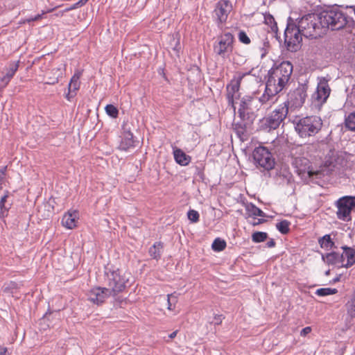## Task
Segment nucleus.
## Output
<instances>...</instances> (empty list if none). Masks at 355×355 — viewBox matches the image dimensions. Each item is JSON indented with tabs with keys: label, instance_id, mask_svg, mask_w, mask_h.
I'll use <instances>...</instances> for the list:
<instances>
[{
	"label": "nucleus",
	"instance_id": "nucleus-48",
	"mask_svg": "<svg viewBox=\"0 0 355 355\" xmlns=\"http://www.w3.org/2000/svg\"><path fill=\"white\" fill-rule=\"evenodd\" d=\"M177 333H178V331H175L173 332H172L171 334H169L168 337L171 338V339H173L176 335H177Z\"/></svg>",
	"mask_w": 355,
	"mask_h": 355
},
{
	"label": "nucleus",
	"instance_id": "nucleus-51",
	"mask_svg": "<svg viewBox=\"0 0 355 355\" xmlns=\"http://www.w3.org/2000/svg\"><path fill=\"white\" fill-rule=\"evenodd\" d=\"M26 21L28 24H30V23L33 22V21H35L33 17H31L27 18V19H26Z\"/></svg>",
	"mask_w": 355,
	"mask_h": 355
},
{
	"label": "nucleus",
	"instance_id": "nucleus-49",
	"mask_svg": "<svg viewBox=\"0 0 355 355\" xmlns=\"http://www.w3.org/2000/svg\"><path fill=\"white\" fill-rule=\"evenodd\" d=\"M266 221V220L264 219H259L258 222L257 223H253L252 225H259V224H261V223H263Z\"/></svg>",
	"mask_w": 355,
	"mask_h": 355
},
{
	"label": "nucleus",
	"instance_id": "nucleus-41",
	"mask_svg": "<svg viewBox=\"0 0 355 355\" xmlns=\"http://www.w3.org/2000/svg\"><path fill=\"white\" fill-rule=\"evenodd\" d=\"M80 7H82L81 4H80V2L78 1V2L72 4L69 7L65 8L64 10L62 12V13L64 12H69L70 10H75V9H77V8H80Z\"/></svg>",
	"mask_w": 355,
	"mask_h": 355
},
{
	"label": "nucleus",
	"instance_id": "nucleus-46",
	"mask_svg": "<svg viewBox=\"0 0 355 355\" xmlns=\"http://www.w3.org/2000/svg\"><path fill=\"white\" fill-rule=\"evenodd\" d=\"M76 94L73 93L72 90L71 92L69 91L65 97L68 101H71V98H72Z\"/></svg>",
	"mask_w": 355,
	"mask_h": 355
},
{
	"label": "nucleus",
	"instance_id": "nucleus-22",
	"mask_svg": "<svg viewBox=\"0 0 355 355\" xmlns=\"http://www.w3.org/2000/svg\"><path fill=\"white\" fill-rule=\"evenodd\" d=\"M78 211L76 210L69 211L62 218V224L67 229L71 230L76 226Z\"/></svg>",
	"mask_w": 355,
	"mask_h": 355
},
{
	"label": "nucleus",
	"instance_id": "nucleus-18",
	"mask_svg": "<svg viewBox=\"0 0 355 355\" xmlns=\"http://www.w3.org/2000/svg\"><path fill=\"white\" fill-rule=\"evenodd\" d=\"M19 66V60L17 62H10L8 63V67L4 69L3 76L1 78L0 85L2 87H5L10 83L11 79L13 78L16 72L17 71Z\"/></svg>",
	"mask_w": 355,
	"mask_h": 355
},
{
	"label": "nucleus",
	"instance_id": "nucleus-7",
	"mask_svg": "<svg viewBox=\"0 0 355 355\" xmlns=\"http://www.w3.org/2000/svg\"><path fill=\"white\" fill-rule=\"evenodd\" d=\"M260 107L257 96H244L241 100L238 110L239 116L248 121H254L257 117L256 112L259 110Z\"/></svg>",
	"mask_w": 355,
	"mask_h": 355
},
{
	"label": "nucleus",
	"instance_id": "nucleus-5",
	"mask_svg": "<svg viewBox=\"0 0 355 355\" xmlns=\"http://www.w3.org/2000/svg\"><path fill=\"white\" fill-rule=\"evenodd\" d=\"M320 14L325 33L328 29L341 30L347 22V14L338 8L324 10L320 12Z\"/></svg>",
	"mask_w": 355,
	"mask_h": 355
},
{
	"label": "nucleus",
	"instance_id": "nucleus-32",
	"mask_svg": "<svg viewBox=\"0 0 355 355\" xmlns=\"http://www.w3.org/2000/svg\"><path fill=\"white\" fill-rule=\"evenodd\" d=\"M8 191L6 192V194L1 198L0 200V217L4 218L6 216H7V211L8 210V208H7L5 206V203L7 200V198H8Z\"/></svg>",
	"mask_w": 355,
	"mask_h": 355
},
{
	"label": "nucleus",
	"instance_id": "nucleus-4",
	"mask_svg": "<svg viewBox=\"0 0 355 355\" xmlns=\"http://www.w3.org/2000/svg\"><path fill=\"white\" fill-rule=\"evenodd\" d=\"M295 130L300 138L317 135L323 126L322 119L315 115L307 116L293 121Z\"/></svg>",
	"mask_w": 355,
	"mask_h": 355
},
{
	"label": "nucleus",
	"instance_id": "nucleus-8",
	"mask_svg": "<svg viewBox=\"0 0 355 355\" xmlns=\"http://www.w3.org/2000/svg\"><path fill=\"white\" fill-rule=\"evenodd\" d=\"M252 157L257 167L270 171L274 168L275 160L270 151L265 146L256 147L252 152Z\"/></svg>",
	"mask_w": 355,
	"mask_h": 355
},
{
	"label": "nucleus",
	"instance_id": "nucleus-13",
	"mask_svg": "<svg viewBox=\"0 0 355 355\" xmlns=\"http://www.w3.org/2000/svg\"><path fill=\"white\" fill-rule=\"evenodd\" d=\"M330 87L327 81H320L316 91L312 94V103L315 107H320L327 101L330 94Z\"/></svg>",
	"mask_w": 355,
	"mask_h": 355
},
{
	"label": "nucleus",
	"instance_id": "nucleus-11",
	"mask_svg": "<svg viewBox=\"0 0 355 355\" xmlns=\"http://www.w3.org/2000/svg\"><path fill=\"white\" fill-rule=\"evenodd\" d=\"M307 89L306 84H300L296 89L289 92L287 101L282 105H286L288 108L289 106L294 108L301 107L307 97Z\"/></svg>",
	"mask_w": 355,
	"mask_h": 355
},
{
	"label": "nucleus",
	"instance_id": "nucleus-28",
	"mask_svg": "<svg viewBox=\"0 0 355 355\" xmlns=\"http://www.w3.org/2000/svg\"><path fill=\"white\" fill-rule=\"evenodd\" d=\"M80 74L75 73L71 78L70 83H69V92L71 90L73 93L76 94V92L79 89L80 83L79 81Z\"/></svg>",
	"mask_w": 355,
	"mask_h": 355
},
{
	"label": "nucleus",
	"instance_id": "nucleus-16",
	"mask_svg": "<svg viewBox=\"0 0 355 355\" xmlns=\"http://www.w3.org/2000/svg\"><path fill=\"white\" fill-rule=\"evenodd\" d=\"M240 121L233 123V129L234 130L237 137L243 141L248 139V130L250 128L254 121H248L243 117H239Z\"/></svg>",
	"mask_w": 355,
	"mask_h": 355
},
{
	"label": "nucleus",
	"instance_id": "nucleus-24",
	"mask_svg": "<svg viewBox=\"0 0 355 355\" xmlns=\"http://www.w3.org/2000/svg\"><path fill=\"white\" fill-rule=\"evenodd\" d=\"M164 249V244L162 242H155L148 250L149 255L151 258L159 260L162 257Z\"/></svg>",
	"mask_w": 355,
	"mask_h": 355
},
{
	"label": "nucleus",
	"instance_id": "nucleus-26",
	"mask_svg": "<svg viewBox=\"0 0 355 355\" xmlns=\"http://www.w3.org/2000/svg\"><path fill=\"white\" fill-rule=\"evenodd\" d=\"M318 243L322 248H325L327 250L336 248L335 243L332 241L331 236L329 234H325L322 237L320 238L318 240Z\"/></svg>",
	"mask_w": 355,
	"mask_h": 355
},
{
	"label": "nucleus",
	"instance_id": "nucleus-25",
	"mask_svg": "<svg viewBox=\"0 0 355 355\" xmlns=\"http://www.w3.org/2000/svg\"><path fill=\"white\" fill-rule=\"evenodd\" d=\"M264 21L267 25L270 26L272 32H273L275 34V38L277 39V40L279 42H282L281 37L278 34L277 24L273 16L269 13L266 14L264 15Z\"/></svg>",
	"mask_w": 355,
	"mask_h": 355
},
{
	"label": "nucleus",
	"instance_id": "nucleus-44",
	"mask_svg": "<svg viewBox=\"0 0 355 355\" xmlns=\"http://www.w3.org/2000/svg\"><path fill=\"white\" fill-rule=\"evenodd\" d=\"M51 10H47V11H42V12L41 14H37V15H35V17H33L34 20H35V21H37V20L41 19L42 18V16H43L44 15H45V14H46V13H47V12H51Z\"/></svg>",
	"mask_w": 355,
	"mask_h": 355
},
{
	"label": "nucleus",
	"instance_id": "nucleus-34",
	"mask_svg": "<svg viewBox=\"0 0 355 355\" xmlns=\"http://www.w3.org/2000/svg\"><path fill=\"white\" fill-rule=\"evenodd\" d=\"M338 293V290L336 288H321L315 291V294L318 296H327L330 295H334Z\"/></svg>",
	"mask_w": 355,
	"mask_h": 355
},
{
	"label": "nucleus",
	"instance_id": "nucleus-40",
	"mask_svg": "<svg viewBox=\"0 0 355 355\" xmlns=\"http://www.w3.org/2000/svg\"><path fill=\"white\" fill-rule=\"evenodd\" d=\"M223 318V315H216L211 323L214 324V325H219L221 324Z\"/></svg>",
	"mask_w": 355,
	"mask_h": 355
},
{
	"label": "nucleus",
	"instance_id": "nucleus-50",
	"mask_svg": "<svg viewBox=\"0 0 355 355\" xmlns=\"http://www.w3.org/2000/svg\"><path fill=\"white\" fill-rule=\"evenodd\" d=\"M340 275L337 276L336 277H335L333 280H332V282L333 283H336V282H338L340 281Z\"/></svg>",
	"mask_w": 355,
	"mask_h": 355
},
{
	"label": "nucleus",
	"instance_id": "nucleus-17",
	"mask_svg": "<svg viewBox=\"0 0 355 355\" xmlns=\"http://www.w3.org/2000/svg\"><path fill=\"white\" fill-rule=\"evenodd\" d=\"M280 92L276 87L266 83L263 94L260 97H257L260 107L261 105H270L275 103L277 101L275 97Z\"/></svg>",
	"mask_w": 355,
	"mask_h": 355
},
{
	"label": "nucleus",
	"instance_id": "nucleus-38",
	"mask_svg": "<svg viewBox=\"0 0 355 355\" xmlns=\"http://www.w3.org/2000/svg\"><path fill=\"white\" fill-rule=\"evenodd\" d=\"M238 38H239V40L243 44H250L251 41H250V37L248 36L246 33L243 31H239V33L238 34Z\"/></svg>",
	"mask_w": 355,
	"mask_h": 355
},
{
	"label": "nucleus",
	"instance_id": "nucleus-15",
	"mask_svg": "<svg viewBox=\"0 0 355 355\" xmlns=\"http://www.w3.org/2000/svg\"><path fill=\"white\" fill-rule=\"evenodd\" d=\"M110 296L113 297L110 289H107V287L96 286L89 291L88 300L95 304L101 305Z\"/></svg>",
	"mask_w": 355,
	"mask_h": 355
},
{
	"label": "nucleus",
	"instance_id": "nucleus-35",
	"mask_svg": "<svg viewBox=\"0 0 355 355\" xmlns=\"http://www.w3.org/2000/svg\"><path fill=\"white\" fill-rule=\"evenodd\" d=\"M345 306L348 315L351 318H355V297L348 301Z\"/></svg>",
	"mask_w": 355,
	"mask_h": 355
},
{
	"label": "nucleus",
	"instance_id": "nucleus-52",
	"mask_svg": "<svg viewBox=\"0 0 355 355\" xmlns=\"http://www.w3.org/2000/svg\"><path fill=\"white\" fill-rule=\"evenodd\" d=\"M89 0H79L80 4H81L82 6H85Z\"/></svg>",
	"mask_w": 355,
	"mask_h": 355
},
{
	"label": "nucleus",
	"instance_id": "nucleus-21",
	"mask_svg": "<svg viewBox=\"0 0 355 355\" xmlns=\"http://www.w3.org/2000/svg\"><path fill=\"white\" fill-rule=\"evenodd\" d=\"M322 260L328 265H336L343 267V254L336 252H331L322 255Z\"/></svg>",
	"mask_w": 355,
	"mask_h": 355
},
{
	"label": "nucleus",
	"instance_id": "nucleus-12",
	"mask_svg": "<svg viewBox=\"0 0 355 355\" xmlns=\"http://www.w3.org/2000/svg\"><path fill=\"white\" fill-rule=\"evenodd\" d=\"M251 73V71H250L248 73H238L237 76H234V78L230 81V83L227 85L226 89H227V95L226 98L227 100V103L229 105H231L232 107L235 109L234 104V98L236 96V94L239 92L241 87V83L243 80V78L246 76ZM236 98H237L236 96Z\"/></svg>",
	"mask_w": 355,
	"mask_h": 355
},
{
	"label": "nucleus",
	"instance_id": "nucleus-39",
	"mask_svg": "<svg viewBox=\"0 0 355 355\" xmlns=\"http://www.w3.org/2000/svg\"><path fill=\"white\" fill-rule=\"evenodd\" d=\"M347 24L346 26L344 28H346L349 30V31L352 32V31L355 30V21L353 19L352 17H349L347 15Z\"/></svg>",
	"mask_w": 355,
	"mask_h": 355
},
{
	"label": "nucleus",
	"instance_id": "nucleus-6",
	"mask_svg": "<svg viewBox=\"0 0 355 355\" xmlns=\"http://www.w3.org/2000/svg\"><path fill=\"white\" fill-rule=\"evenodd\" d=\"M288 113L286 105H279L266 117L260 121V129L266 132L276 130L284 121Z\"/></svg>",
	"mask_w": 355,
	"mask_h": 355
},
{
	"label": "nucleus",
	"instance_id": "nucleus-19",
	"mask_svg": "<svg viewBox=\"0 0 355 355\" xmlns=\"http://www.w3.org/2000/svg\"><path fill=\"white\" fill-rule=\"evenodd\" d=\"M121 137V139L119 148L121 150L127 151L130 148H135L137 143H138L130 131H124Z\"/></svg>",
	"mask_w": 355,
	"mask_h": 355
},
{
	"label": "nucleus",
	"instance_id": "nucleus-20",
	"mask_svg": "<svg viewBox=\"0 0 355 355\" xmlns=\"http://www.w3.org/2000/svg\"><path fill=\"white\" fill-rule=\"evenodd\" d=\"M344 258L343 267L349 268L355 264V246L348 247L347 245H343L341 247Z\"/></svg>",
	"mask_w": 355,
	"mask_h": 355
},
{
	"label": "nucleus",
	"instance_id": "nucleus-36",
	"mask_svg": "<svg viewBox=\"0 0 355 355\" xmlns=\"http://www.w3.org/2000/svg\"><path fill=\"white\" fill-rule=\"evenodd\" d=\"M106 114L112 118L116 119L119 115L118 109L113 105H107L105 107Z\"/></svg>",
	"mask_w": 355,
	"mask_h": 355
},
{
	"label": "nucleus",
	"instance_id": "nucleus-9",
	"mask_svg": "<svg viewBox=\"0 0 355 355\" xmlns=\"http://www.w3.org/2000/svg\"><path fill=\"white\" fill-rule=\"evenodd\" d=\"M336 206L338 209L337 218L341 220L349 222L352 220V211L355 208V196L341 197L336 201Z\"/></svg>",
	"mask_w": 355,
	"mask_h": 355
},
{
	"label": "nucleus",
	"instance_id": "nucleus-14",
	"mask_svg": "<svg viewBox=\"0 0 355 355\" xmlns=\"http://www.w3.org/2000/svg\"><path fill=\"white\" fill-rule=\"evenodd\" d=\"M232 10V4L228 0H220L216 3L214 14L218 26L227 21Z\"/></svg>",
	"mask_w": 355,
	"mask_h": 355
},
{
	"label": "nucleus",
	"instance_id": "nucleus-53",
	"mask_svg": "<svg viewBox=\"0 0 355 355\" xmlns=\"http://www.w3.org/2000/svg\"><path fill=\"white\" fill-rule=\"evenodd\" d=\"M7 348H3L2 351L0 352V355H6Z\"/></svg>",
	"mask_w": 355,
	"mask_h": 355
},
{
	"label": "nucleus",
	"instance_id": "nucleus-23",
	"mask_svg": "<svg viewBox=\"0 0 355 355\" xmlns=\"http://www.w3.org/2000/svg\"><path fill=\"white\" fill-rule=\"evenodd\" d=\"M173 155L175 162L181 166H187L191 160V157L180 148L173 150Z\"/></svg>",
	"mask_w": 355,
	"mask_h": 355
},
{
	"label": "nucleus",
	"instance_id": "nucleus-1",
	"mask_svg": "<svg viewBox=\"0 0 355 355\" xmlns=\"http://www.w3.org/2000/svg\"><path fill=\"white\" fill-rule=\"evenodd\" d=\"M320 14L312 12L296 20L288 17L284 32V42L286 49L297 52L301 49L302 37L318 38L325 33Z\"/></svg>",
	"mask_w": 355,
	"mask_h": 355
},
{
	"label": "nucleus",
	"instance_id": "nucleus-55",
	"mask_svg": "<svg viewBox=\"0 0 355 355\" xmlns=\"http://www.w3.org/2000/svg\"><path fill=\"white\" fill-rule=\"evenodd\" d=\"M350 8L353 9L354 15H355V6H351Z\"/></svg>",
	"mask_w": 355,
	"mask_h": 355
},
{
	"label": "nucleus",
	"instance_id": "nucleus-27",
	"mask_svg": "<svg viewBox=\"0 0 355 355\" xmlns=\"http://www.w3.org/2000/svg\"><path fill=\"white\" fill-rule=\"evenodd\" d=\"M247 211L250 216L265 217L266 214L255 205L250 203L246 207Z\"/></svg>",
	"mask_w": 355,
	"mask_h": 355
},
{
	"label": "nucleus",
	"instance_id": "nucleus-10",
	"mask_svg": "<svg viewBox=\"0 0 355 355\" xmlns=\"http://www.w3.org/2000/svg\"><path fill=\"white\" fill-rule=\"evenodd\" d=\"M218 42L214 45V53L223 58H227L233 51L234 36L230 33H225L218 37Z\"/></svg>",
	"mask_w": 355,
	"mask_h": 355
},
{
	"label": "nucleus",
	"instance_id": "nucleus-47",
	"mask_svg": "<svg viewBox=\"0 0 355 355\" xmlns=\"http://www.w3.org/2000/svg\"><path fill=\"white\" fill-rule=\"evenodd\" d=\"M175 309V306L170 301H168V309L169 310H173Z\"/></svg>",
	"mask_w": 355,
	"mask_h": 355
},
{
	"label": "nucleus",
	"instance_id": "nucleus-42",
	"mask_svg": "<svg viewBox=\"0 0 355 355\" xmlns=\"http://www.w3.org/2000/svg\"><path fill=\"white\" fill-rule=\"evenodd\" d=\"M311 331V327H306L303 328L300 331V336H306L307 334H309Z\"/></svg>",
	"mask_w": 355,
	"mask_h": 355
},
{
	"label": "nucleus",
	"instance_id": "nucleus-54",
	"mask_svg": "<svg viewBox=\"0 0 355 355\" xmlns=\"http://www.w3.org/2000/svg\"><path fill=\"white\" fill-rule=\"evenodd\" d=\"M329 274H330V270H327L325 272V275L328 276V275H329Z\"/></svg>",
	"mask_w": 355,
	"mask_h": 355
},
{
	"label": "nucleus",
	"instance_id": "nucleus-37",
	"mask_svg": "<svg viewBox=\"0 0 355 355\" xmlns=\"http://www.w3.org/2000/svg\"><path fill=\"white\" fill-rule=\"evenodd\" d=\"M187 216H188V218L192 223H197L199 221V219H200L199 213L194 209H190L187 213Z\"/></svg>",
	"mask_w": 355,
	"mask_h": 355
},
{
	"label": "nucleus",
	"instance_id": "nucleus-3",
	"mask_svg": "<svg viewBox=\"0 0 355 355\" xmlns=\"http://www.w3.org/2000/svg\"><path fill=\"white\" fill-rule=\"evenodd\" d=\"M128 279L122 274L119 268L113 266H107L105 268V283L107 289H110L113 297H115V301L117 304L123 301L117 295L123 292L125 288Z\"/></svg>",
	"mask_w": 355,
	"mask_h": 355
},
{
	"label": "nucleus",
	"instance_id": "nucleus-31",
	"mask_svg": "<svg viewBox=\"0 0 355 355\" xmlns=\"http://www.w3.org/2000/svg\"><path fill=\"white\" fill-rule=\"evenodd\" d=\"M211 248L216 252H220L226 248V242L223 239L216 238L214 241Z\"/></svg>",
	"mask_w": 355,
	"mask_h": 355
},
{
	"label": "nucleus",
	"instance_id": "nucleus-45",
	"mask_svg": "<svg viewBox=\"0 0 355 355\" xmlns=\"http://www.w3.org/2000/svg\"><path fill=\"white\" fill-rule=\"evenodd\" d=\"M276 245V243L273 239H270L267 243L266 246L268 248H274Z\"/></svg>",
	"mask_w": 355,
	"mask_h": 355
},
{
	"label": "nucleus",
	"instance_id": "nucleus-2",
	"mask_svg": "<svg viewBox=\"0 0 355 355\" xmlns=\"http://www.w3.org/2000/svg\"><path fill=\"white\" fill-rule=\"evenodd\" d=\"M293 71V66L291 62L283 61L268 71L266 83L281 92L288 85Z\"/></svg>",
	"mask_w": 355,
	"mask_h": 355
},
{
	"label": "nucleus",
	"instance_id": "nucleus-33",
	"mask_svg": "<svg viewBox=\"0 0 355 355\" xmlns=\"http://www.w3.org/2000/svg\"><path fill=\"white\" fill-rule=\"evenodd\" d=\"M268 234L263 232H255L252 234V240L254 243H261L266 241Z\"/></svg>",
	"mask_w": 355,
	"mask_h": 355
},
{
	"label": "nucleus",
	"instance_id": "nucleus-30",
	"mask_svg": "<svg viewBox=\"0 0 355 355\" xmlns=\"http://www.w3.org/2000/svg\"><path fill=\"white\" fill-rule=\"evenodd\" d=\"M290 225H291V223L288 220H283L276 224V228L282 234H286L290 231V228H289Z\"/></svg>",
	"mask_w": 355,
	"mask_h": 355
},
{
	"label": "nucleus",
	"instance_id": "nucleus-43",
	"mask_svg": "<svg viewBox=\"0 0 355 355\" xmlns=\"http://www.w3.org/2000/svg\"><path fill=\"white\" fill-rule=\"evenodd\" d=\"M168 301L172 302V304L175 306V303L178 302L177 296L174 294H170L167 295Z\"/></svg>",
	"mask_w": 355,
	"mask_h": 355
},
{
	"label": "nucleus",
	"instance_id": "nucleus-29",
	"mask_svg": "<svg viewBox=\"0 0 355 355\" xmlns=\"http://www.w3.org/2000/svg\"><path fill=\"white\" fill-rule=\"evenodd\" d=\"M345 125L348 130L355 131V111L345 118Z\"/></svg>",
	"mask_w": 355,
	"mask_h": 355
}]
</instances>
